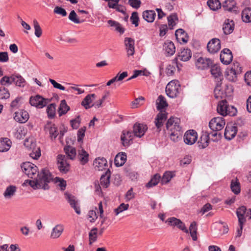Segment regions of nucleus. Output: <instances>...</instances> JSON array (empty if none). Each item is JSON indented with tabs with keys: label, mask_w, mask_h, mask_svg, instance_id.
Instances as JSON below:
<instances>
[{
	"label": "nucleus",
	"mask_w": 251,
	"mask_h": 251,
	"mask_svg": "<svg viewBox=\"0 0 251 251\" xmlns=\"http://www.w3.org/2000/svg\"><path fill=\"white\" fill-rule=\"evenodd\" d=\"M130 21L136 27L138 26L139 17L137 12H133L130 17Z\"/></svg>",
	"instance_id": "obj_56"
},
{
	"label": "nucleus",
	"mask_w": 251,
	"mask_h": 251,
	"mask_svg": "<svg viewBox=\"0 0 251 251\" xmlns=\"http://www.w3.org/2000/svg\"><path fill=\"white\" fill-rule=\"evenodd\" d=\"M65 196L68 202L70 203L71 206L74 208L75 212L78 215L80 214L81 210L78 204V201L76 200L75 197L68 193H65Z\"/></svg>",
	"instance_id": "obj_14"
},
{
	"label": "nucleus",
	"mask_w": 251,
	"mask_h": 251,
	"mask_svg": "<svg viewBox=\"0 0 251 251\" xmlns=\"http://www.w3.org/2000/svg\"><path fill=\"white\" fill-rule=\"evenodd\" d=\"M121 139L124 146H128L133 139L132 133L129 131H123Z\"/></svg>",
	"instance_id": "obj_24"
},
{
	"label": "nucleus",
	"mask_w": 251,
	"mask_h": 251,
	"mask_svg": "<svg viewBox=\"0 0 251 251\" xmlns=\"http://www.w3.org/2000/svg\"><path fill=\"white\" fill-rule=\"evenodd\" d=\"M97 228L94 227L92 229L89 233L90 243L95 242L97 240Z\"/></svg>",
	"instance_id": "obj_55"
},
{
	"label": "nucleus",
	"mask_w": 251,
	"mask_h": 251,
	"mask_svg": "<svg viewBox=\"0 0 251 251\" xmlns=\"http://www.w3.org/2000/svg\"><path fill=\"white\" fill-rule=\"evenodd\" d=\"M173 82V80L170 81L166 87V93L167 95L170 98H173V91H172V85L171 83Z\"/></svg>",
	"instance_id": "obj_59"
},
{
	"label": "nucleus",
	"mask_w": 251,
	"mask_h": 251,
	"mask_svg": "<svg viewBox=\"0 0 251 251\" xmlns=\"http://www.w3.org/2000/svg\"><path fill=\"white\" fill-rule=\"evenodd\" d=\"M174 87L176 92L174 94V98L175 97L178 98V102H180L182 100L181 97V89L180 88V84L178 80H174Z\"/></svg>",
	"instance_id": "obj_36"
},
{
	"label": "nucleus",
	"mask_w": 251,
	"mask_h": 251,
	"mask_svg": "<svg viewBox=\"0 0 251 251\" xmlns=\"http://www.w3.org/2000/svg\"><path fill=\"white\" fill-rule=\"evenodd\" d=\"M183 133L182 126L180 125V120L177 118H174V137H176L178 141L181 138Z\"/></svg>",
	"instance_id": "obj_12"
},
{
	"label": "nucleus",
	"mask_w": 251,
	"mask_h": 251,
	"mask_svg": "<svg viewBox=\"0 0 251 251\" xmlns=\"http://www.w3.org/2000/svg\"><path fill=\"white\" fill-rule=\"evenodd\" d=\"M148 129L147 126L143 124L136 123L133 127V132L134 135L137 137H142Z\"/></svg>",
	"instance_id": "obj_17"
},
{
	"label": "nucleus",
	"mask_w": 251,
	"mask_h": 251,
	"mask_svg": "<svg viewBox=\"0 0 251 251\" xmlns=\"http://www.w3.org/2000/svg\"><path fill=\"white\" fill-rule=\"evenodd\" d=\"M163 47L166 56H171L173 55V43L172 41L167 40L164 43Z\"/></svg>",
	"instance_id": "obj_34"
},
{
	"label": "nucleus",
	"mask_w": 251,
	"mask_h": 251,
	"mask_svg": "<svg viewBox=\"0 0 251 251\" xmlns=\"http://www.w3.org/2000/svg\"><path fill=\"white\" fill-rule=\"evenodd\" d=\"M246 208L245 206H241L238 208L236 211L237 216L238 218L239 223H245L246 222L245 214Z\"/></svg>",
	"instance_id": "obj_33"
},
{
	"label": "nucleus",
	"mask_w": 251,
	"mask_h": 251,
	"mask_svg": "<svg viewBox=\"0 0 251 251\" xmlns=\"http://www.w3.org/2000/svg\"><path fill=\"white\" fill-rule=\"evenodd\" d=\"M192 53L190 50L188 49H183L181 50V51L179 52L178 59L183 61H187L191 57Z\"/></svg>",
	"instance_id": "obj_29"
},
{
	"label": "nucleus",
	"mask_w": 251,
	"mask_h": 251,
	"mask_svg": "<svg viewBox=\"0 0 251 251\" xmlns=\"http://www.w3.org/2000/svg\"><path fill=\"white\" fill-rule=\"evenodd\" d=\"M242 19L245 23L251 22V8H246L242 12Z\"/></svg>",
	"instance_id": "obj_43"
},
{
	"label": "nucleus",
	"mask_w": 251,
	"mask_h": 251,
	"mask_svg": "<svg viewBox=\"0 0 251 251\" xmlns=\"http://www.w3.org/2000/svg\"><path fill=\"white\" fill-rule=\"evenodd\" d=\"M232 92L233 88L230 85L218 83L214 90V96L217 99H225L230 97Z\"/></svg>",
	"instance_id": "obj_3"
},
{
	"label": "nucleus",
	"mask_w": 251,
	"mask_h": 251,
	"mask_svg": "<svg viewBox=\"0 0 251 251\" xmlns=\"http://www.w3.org/2000/svg\"><path fill=\"white\" fill-rule=\"evenodd\" d=\"M217 110L219 114L223 116L226 115L233 116L237 113L236 109L234 106L228 105L226 100H223L218 102Z\"/></svg>",
	"instance_id": "obj_4"
},
{
	"label": "nucleus",
	"mask_w": 251,
	"mask_h": 251,
	"mask_svg": "<svg viewBox=\"0 0 251 251\" xmlns=\"http://www.w3.org/2000/svg\"><path fill=\"white\" fill-rule=\"evenodd\" d=\"M128 3L132 8L137 9L141 6V1L140 0H128Z\"/></svg>",
	"instance_id": "obj_57"
},
{
	"label": "nucleus",
	"mask_w": 251,
	"mask_h": 251,
	"mask_svg": "<svg viewBox=\"0 0 251 251\" xmlns=\"http://www.w3.org/2000/svg\"><path fill=\"white\" fill-rule=\"evenodd\" d=\"M86 130V127H83L79 129L77 132V141L81 142L82 140L83 137L85 135V132Z\"/></svg>",
	"instance_id": "obj_60"
},
{
	"label": "nucleus",
	"mask_w": 251,
	"mask_h": 251,
	"mask_svg": "<svg viewBox=\"0 0 251 251\" xmlns=\"http://www.w3.org/2000/svg\"><path fill=\"white\" fill-rule=\"evenodd\" d=\"M14 119L20 123H25L28 120L29 114L26 111L20 110L15 113Z\"/></svg>",
	"instance_id": "obj_20"
},
{
	"label": "nucleus",
	"mask_w": 251,
	"mask_h": 251,
	"mask_svg": "<svg viewBox=\"0 0 251 251\" xmlns=\"http://www.w3.org/2000/svg\"><path fill=\"white\" fill-rule=\"evenodd\" d=\"M173 177V173L171 171H166L164 173V175L161 179L162 184H166L169 182Z\"/></svg>",
	"instance_id": "obj_51"
},
{
	"label": "nucleus",
	"mask_w": 251,
	"mask_h": 251,
	"mask_svg": "<svg viewBox=\"0 0 251 251\" xmlns=\"http://www.w3.org/2000/svg\"><path fill=\"white\" fill-rule=\"evenodd\" d=\"M156 13L153 10H146L143 12V19L149 23L154 21Z\"/></svg>",
	"instance_id": "obj_35"
},
{
	"label": "nucleus",
	"mask_w": 251,
	"mask_h": 251,
	"mask_svg": "<svg viewBox=\"0 0 251 251\" xmlns=\"http://www.w3.org/2000/svg\"><path fill=\"white\" fill-rule=\"evenodd\" d=\"M192 161L191 156L190 155H186L180 160V165L184 166L189 164Z\"/></svg>",
	"instance_id": "obj_64"
},
{
	"label": "nucleus",
	"mask_w": 251,
	"mask_h": 251,
	"mask_svg": "<svg viewBox=\"0 0 251 251\" xmlns=\"http://www.w3.org/2000/svg\"><path fill=\"white\" fill-rule=\"evenodd\" d=\"M107 23L111 26L114 27L115 30L120 32L121 34L124 33L125 29L120 24L113 20H109Z\"/></svg>",
	"instance_id": "obj_45"
},
{
	"label": "nucleus",
	"mask_w": 251,
	"mask_h": 251,
	"mask_svg": "<svg viewBox=\"0 0 251 251\" xmlns=\"http://www.w3.org/2000/svg\"><path fill=\"white\" fill-rule=\"evenodd\" d=\"M45 130L49 132L51 140L55 139L58 135L57 128L55 125L51 123H47L45 126Z\"/></svg>",
	"instance_id": "obj_18"
},
{
	"label": "nucleus",
	"mask_w": 251,
	"mask_h": 251,
	"mask_svg": "<svg viewBox=\"0 0 251 251\" xmlns=\"http://www.w3.org/2000/svg\"><path fill=\"white\" fill-rule=\"evenodd\" d=\"M56 182L58 183V185L62 191L65 189L66 186V181L63 179L56 177Z\"/></svg>",
	"instance_id": "obj_62"
},
{
	"label": "nucleus",
	"mask_w": 251,
	"mask_h": 251,
	"mask_svg": "<svg viewBox=\"0 0 251 251\" xmlns=\"http://www.w3.org/2000/svg\"><path fill=\"white\" fill-rule=\"evenodd\" d=\"M234 28V23L232 20L226 19L223 25V32L226 35L231 34Z\"/></svg>",
	"instance_id": "obj_19"
},
{
	"label": "nucleus",
	"mask_w": 251,
	"mask_h": 251,
	"mask_svg": "<svg viewBox=\"0 0 251 251\" xmlns=\"http://www.w3.org/2000/svg\"><path fill=\"white\" fill-rule=\"evenodd\" d=\"M211 75L215 77H219L222 76V72L221 68L218 65H214L211 66Z\"/></svg>",
	"instance_id": "obj_47"
},
{
	"label": "nucleus",
	"mask_w": 251,
	"mask_h": 251,
	"mask_svg": "<svg viewBox=\"0 0 251 251\" xmlns=\"http://www.w3.org/2000/svg\"><path fill=\"white\" fill-rule=\"evenodd\" d=\"M160 176L158 174H156L151 178V180L146 184V187L147 188H151L156 185L160 181Z\"/></svg>",
	"instance_id": "obj_44"
},
{
	"label": "nucleus",
	"mask_w": 251,
	"mask_h": 251,
	"mask_svg": "<svg viewBox=\"0 0 251 251\" xmlns=\"http://www.w3.org/2000/svg\"><path fill=\"white\" fill-rule=\"evenodd\" d=\"M226 125L224 118L222 117H217L212 119L209 123L210 129L213 131L222 130Z\"/></svg>",
	"instance_id": "obj_9"
},
{
	"label": "nucleus",
	"mask_w": 251,
	"mask_h": 251,
	"mask_svg": "<svg viewBox=\"0 0 251 251\" xmlns=\"http://www.w3.org/2000/svg\"><path fill=\"white\" fill-rule=\"evenodd\" d=\"M64 150L70 159H74L75 157L76 152L74 147L71 146H67L64 147Z\"/></svg>",
	"instance_id": "obj_39"
},
{
	"label": "nucleus",
	"mask_w": 251,
	"mask_h": 251,
	"mask_svg": "<svg viewBox=\"0 0 251 251\" xmlns=\"http://www.w3.org/2000/svg\"><path fill=\"white\" fill-rule=\"evenodd\" d=\"M69 19L70 21L75 24H80L84 21V19L80 20L79 19L78 16L74 10H72L70 12L69 15Z\"/></svg>",
	"instance_id": "obj_48"
},
{
	"label": "nucleus",
	"mask_w": 251,
	"mask_h": 251,
	"mask_svg": "<svg viewBox=\"0 0 251 251\" xmlns=\"http://www.w3.org/2000/svg\"><path fill=\"white\" fill-rule=\"evenodd\" d=\"M58 168L62 174H66L70 170V166L65 155L59 154L57 156Z\"/></svg>",
	"instance_id": "obj_10"
},
{
	"label": "nucleus",
	"mask_w": 251,
	"mask_h": 251,
	"mask_svg": "<svg viewBox=\"0 0 251 251\" xmlns=\"http://www.w3.org/2000/svg\"><path fill=\"white\" fill-rule=\"evenodd\" d=\"M11 80L16 86L21 87H24L26 83L25 79L19 74L12 75Z\"/></svg>",
	"instance_id": "obj_27"
},
{
	"label": "nucleus",
	"mask_w": 251,
	"mask_h": 251,
	"mask_svg": "<svg viewBox=\"0 0 251 251\" xmlns=\"http://www.w3.org/2000/svg\"><path fill=\"white\" fill-rule=\"evenodd\" d=\"M230 187L232 191L235 194H238L240 192L239 183L237 181L232 180L231 182Z\"/></svg>",
	"instance_id": "obj_54"
},
{
	"label": "nucleus",
	"mask_w": 251,
	"mask_h": 251,
	"mask_svg": "<svg viewBox=\"0 0 251 251\" xmlns=\"http://www.w3.org/2000/svg\"><path fill=\"white\" fill-rule=\"evenodd\" d=\"M124 43L128 56L133 55L134 53V40L131 38H125Z\"/></svg>",
	"instance_id": "obj_21"
},
{
	"label": "nucleus",
	"mask_w": 251,
	"mask_h": 251,
	"mask_svg": "<svg viewBox=\"0 0 251 251\" xmlns=\"http://www.w3.org/2000/svg\"><path fill=\"white\" fill-rule=\"evenodd\" d=\"M24 146L32 151L29 153L30 156L34 159H38L41 156L40 148L36 146V142L32 138L26 139L24 142Z\"/></svg>",
	"instance_id": "obj_6"
},
{
	"label": "nucleus",
	"mask_w": 251,
	"mask_h": 251,
	"mask_svg": "<svg viewBox=\"0 0 251 251\" xmlns=\"http://www.w3.org/2000/svg\"><path fill=\"white\" fill-rule=\"evenodd\" d=\"M54 12L55 13L62 15V16H66L67 15V12L66 10L59 6H56L54 9Z\"/></svg>",
	"instance_id": "obj_61"
},
{
	"label": "nucleus",
	"mask_w": 251,
	"mask_h": 251,
	"mask_svg": "<svg viewBox=\"0 0 251 251\" xmlns=\"http://www.w3.org/2000/svg\"><path fill=\"white\" fill-rule=\"evenodd\" d=\"M212 60L207 58L200 57L196 62V66L198 69L205 70L212 65Z\"/></svg>",
	"instance_id": "obj_15"
},
{
	"label": "nucleus",
	"mask_w": 251,
	"mask_h": 251,
	"mask_svg": "<svg viewBox=\"0 0 251 251\" xmlns=\"http://www.w3.org/2000/svg\"><path fill=\"white\" fill-rule=\"evenodd\" d=\"M236 4L234 0H225L223 2V7L225 10L231 11L235 8Z\"/></svg>",
	"instance_id": "obj_40"
},
{
	"label": "nucleus",
	"mask_w": 251,
	"mask_h": 251,
	"mask_svg": "<svg viewBox=\"0 0 251 251\" xmlns=\"http://www.w3.org/2000/svg\"><path fill=\"white\" fill-rule=\"evenodd\" d=\"M52 180L53 177L51 174L48 169L44 168L38 173L37 177L34 180H26L23 184H28L35 190L42 189L46 190L49 189V183Z\"/></svg>",
	"instance_id": "obj_1"
},
{
	"label": "nucleus",
	"mask_w": 251,
	"mask_h": 251,
	"mask_svg": "<svg viewBox=\"0 0 251 251\" xmlns=\"http://www.w3.org/2000/svg\"><path fill=\"white\" fill-rule=\"evenodd\" d=\"M11 78L12 75L10 76H4L0 79V83L2 85H5L6 84L8 85L11 84L13 83Z\"/></svg>",
	"instance_id": "obj_58"
},
{
	"label": "nucleus",
	"mask_w": 251,
	"mask_h": 251,
	"mask_svg": "<svg viewBox=\"0 0 251 251\" xmlns=\"http://www.w3.org/2000/svg\"><path fill=\"white\" fill-rule=\"evenodd\" d=\"M209 135L207 133H203L200 141L198 142L199 147L201 149H204L207 147L209 145Z\"/></svg>",
	"instance_id": "obj_31"
},
{
	"label": "nucleus",
	"mask_w": 251,
	"mask_h": 251,
	"mask_svg": "<svg viewBox=\"0 0 251 251\" xmlns=\"http://www.w3.org/2000/svg\"><path fill=\"white\" fill-rule=\"evenodd\" d=\"M174 226H176L179 229L186 233L188 232V230L186 228L185 224L179 219L174 218Z\"/></svg>",
	"instance_id": "obj_46"
},
{
	"label": "nucleus",
	"mask_w": 251,
	"mask_h": 251,
	"mask_svg": "<svg viewBox=\"0 0 251 251\" xmlns=\"http://www.w3.org/2000/svg\"><path fill=\"white\" fill-rule=\"evenodd\" d=\"M241 73V67L239 63L234 62L231 66L228 67L225 72V77L229 81L235 82L237 75Z\"/></svg>",
	"instance_id": "obj_5"
},
{
	"label": "nucleus",
	"mask_w": 251,
	"mask_h": 251,
	"mask_svg": "<svg viewBox=\"0 0 251 251\" xmlns=\"http://www.w3.org/2000/svg\"><path fill=\"white\" fill-rule=\"evenodd\" d=\"M70 110V107L67 105L65 100L61 101L58 109V114L59 116L65 114Z\"/></svg>",
	"instance_id": "obj_42"
},
{
	"label": "nucleus",
	"mask_w": 251,
	"mask_h": 251,
	"mask_svg": "<svg viewBox=\"0 0 251 251\" xmlns=\"http://www.w3.org/2000/svg\"><path fill=\"white\" fill-rule=\"evenodd\" d=\"M49 81L51 83V84L53 85V86L56 89H58L61 90H65V88L60 84L57 83L54 80L50 78Z\"/></svg>",
	"instance_id": "obj_63"
},
{
	"label": "nucleus",
	"mask_w": 251,
	"mask_h": 251,
	"mask_svg": "<svg viewBox=\"0 0 251 251\" xmlns=\"http://www.w3.org/2000/svg\"><path fill=\"white\" fill-rule=\"evenodd\" d=\"M11 142L8 138L0 140V152L8 151L11 147Z\"/></svg>",
	"instance_id": "obj_37"
},
{
	"label": "nucleus",
	"mask_w": 251,
	"mask_h": 251,
	"mask_svg": "<svg viewBox=\"0 0 251 251\" xmlns=\"http://www.w3.org/2000/svg\"><path fill=\"white\" fill-rule=\"evenodd\" d=\"M221 41L217 38L211 39L207 44V48L210 53H217L221 49Z\"/></svg>",
	"instance_id": "obj_13"
},
{
	"label": "nucleus",
	"mask_w": 251,
	"mask_h": 251,
	"mask_svg": "<svg viewBox=\"0 0 251 251\" xmlns=\"http://www.w3.org/2000/svg\"><path fill=\"white\" fill-rule=\"evenodd\" d=\"M128 207V204L121 203L117 208L114 209L115 215L117 216L123 211L127 210Z\"/></svg>",
	"instance_id": "obj_53"
},
{
	"label": "nucleus",
	"mask_w": 251,
	"mask_h": 251,
	"mask_svg": "<svg viewBox=\"0 0 251 251\" xmlns=\"http://www.w3.org/2000/svg\"><path fill=\"white\" fill-rule=\"evenodd\" d=\"M207 3L212 10H216L220 7V2L219 0H208Z\"/></svg>",
	"instance_id": "obj_50"
},
{
	"label": "nucleus",
	"mask_w": 251,
	"mask_h": 251,
	"mask_svg": "<svg viewBox=\"0 0 251 251\" xmlns=\"http://www.w3.org/2000/svg\"><path fill=\"white\" fill-rule=\"evenodd\" d=\"M95 168L98 171H102L107 167L106 160L103 158L99 157L96 158L94 162Z\"/></svg>",
	"instance_id": "obj_23"
},
{
	"label": "nucleus",
	"mask_w": 251,
	"mask_h": 251,
	"mask_svg": "<svg viewBox=\"0 0 251 251\" xmlns=\"http://www.w3.org/2000/svg\"><path fill=\"white\" fill-rule=\"evenodd\" d=\"M55 107L56 105L54 103H51L48 106L47 112L49 117L52 118L54 117L55 115Z\"/></svg>",
	"instance_id": "obj_52"
},
{
	"label": "nucleus",
	"mask_w": 251,
	"mask_h": 251,
	"mask_svg": "<svg viewBox=\"0 0 251 251\" xmlns=\"http://www.w3.org/2000/svg\"><path fill=\"white\" fill-rule=\"evenodd\" d=\"M221 61L225 65L229 64L232 60L233 56L231 51L228 49H224L220 54Z\"/></svg>",
	"instance_id": "obj_16"
},
{
	"label": "nucleus",
	"mask_w": 251,
	"mask_h": 251,
	"mask_svg": "<svg viewBox=\"0 0 251 251\" xmlns=\"http://www.w3.org/2000/svg\"><path fill=\"white\" fill-rule=\"evenodd\" d=\"M33 24L35 30V35L37 37L39 38L42 35V30L36 20L34 19L33 20Z\"/></svg>",
	"instance_id": "obj_49"
},
{
	"label": "nucleus",
	"mask_w": 251,
	"mask_h": 251,
	"mask_svg": "<svg viewBox=\"0 0 251 251\" xmlns=\"http://www.w3.org/2000/svg\"><path fill=\"white\" fill-rule=\"evenodd\" d=\"M156 108L160 112L157 115L155 119V124L156 127L160 130L163 122L167 118V113L165 111L168 104L165 98L162 95H159L156 100Z\"/></svg>",
	"instance_id": "obj_2"
},
{
	"label": "nucleus",
	"mask_w": 251,
	"mask_h": 251,
	"mask_svg": "<svg viewBox=\"0 0 251 251\" xmlns=\"http://www.w3.org/2000/svg\"><path fill=\"white\" fill-rule=\"evenodd\" d=\"M237 133L236 127L234 126H226L225 130V138L230 140L233 138Z\"/></svg>",
	"instance_id": "obj_26"
},
{
	"label": "nucleus",
	"mask_w": 251,
	"mask_h": 251,
	"mask_svg": "<svg viewBox=\"0 0 251 251\" xmlns=\"http://www.w3.org/2000/svg\"><path fill=\"white\" fill-rule=\"evenodd\" d=\"M111 173L109 169H107L104 174L101 175L100 178V185L104 188H107L110 184V178Z\"/></svg>",
	"instance_id": "obj_25"
},
{
	"label": "nucleus",
	"mask_w": 251,
	"mask_h": 251,
	"mask_svg": "<svg viewBox=\"0 0 251 251\" xmlns=\"http://www.w3.org/2000/svg\"><path fill=\"white\" fill-rule=\"evenodd\" d=\"M50 99H45L39 95L31 96L30 98L29 102L32 106L38 108H42L46 106L50 101Z\"/></svg>",
	"instance_id": "obj_8"
},
{
	"label": "nucleus",
	"mask_w": 251,
	"mask_h": 251,
	"mask_svg": "<svg viewBox=\"0 0 251 251\" xmlns=\"http://www.w3.org/2000/svg\"><path fill=\"white\" fill-rule=\"evenodd\" d=\"M78 159L81 164L84 165L88 161L89 154L83 149L78 151Z\"/></svg>",
	"instance_id": "obj_41"
},
{
	"label": "nucleus",
	"mask_w": 251,
	"mask_h": 251,
	"mask_svg": "<svg viewBox=\"0 0 251 251\" xmlns=\"http://www.w3.org/2000/svg\"><path fill=\"white\" fill-rule=\"evenodd\" d=\"M126 159V155L125 153H119L115 157V164L117 167L122 166L125 164Z\"/></svg>",
	"instance_id": "obj_32"
},
{
	"label": "nucleus",
	"mask_w": 251,
	"mask_h": 251,
	"mask_svg": "<svg viewBox=\"0 0 251 251\" xmlns=\"http://www.w3.org/2000/svg\"><path fill=\"white\" fill-rule=\"evenodd\" d=\"M64 230L62 225H57L55 226L52 229L50 234V238L52 239H56L59 237L62 234Z\"/></svg>",
	"instance_id": "obj_30"
},
{
	"label": "nucleus",
	"mask_w": 251,
	"mask_h": 251,
	"mask_svg": "<svg viewBox=\"0 0 251 251\" xmlns=\"http://www.w3.org/2000/svg\"><path fill=\"white\" fill-rule=\"evenodd\" d=\"M16 190V186L14 185L8 186L3 194L4 198L6 200L11 199L15 195Z\"/></svg>",
	"instance_id": "obj_28"
},
{
	"label": "nucleus",
	"mask_w": 251,
	"mask_h": 251,
	"mask_svg": "<svg viewBox=\"0 0 251 251\" xmlns=\"http://www.w3.org/2000/svg\"><path fill=\"white\" fill-rule=\"evenodd\" d=\"M175 36L177 41L180 44L186 43L188 41V37L187 33L181 28L176 31Z\"/></svg>",
	"instance_id": "obj_22"
},
{
	"label": "nucleus",
	"mask_w": 251,
	"mask_h": 251,
	"mask_svg": "<svg viewBox=\"0 0 251 251\" xmlns=\"http://www.w3.org/2000/svg\"><path fill=\"white\" fill-rule=\"evenodd\" d=\"M21 169L26 175L32 178L35 176L36 173H39L38 167L29 162L23 163L21 165Z\"/></svg>",
	"instance_id": "obj_7"
},
{
	"label": "nucleus",
	"mask_w": 251,
	"mask_h": 251,
	"mask_svg": "<svg viewBox=\"0 0 251 251\" xmlns=\"http://www.w3.org/2000/svg\"><path fill=\"white\" fill-rule=\"evenodd\" d=\"M198 139L197 132L194 129H190L186 131L183 136L185 143L188 145L194 144Z\"/></svg>",
	"instance_id": "obj_11"
},
{
	"label": "nucleus",
	"mask_w": 251,
	"mask_h": 251,
	"mask_svg": "<svg viewBox=\"0 0 251 251\" xmlns=\"http://www.w3.org/2000/svg\"><path fill=\"white\" fill-rule=\"evenodd\" d=\"M96 95L94 94H89L87 95L81 102V105H83L86 109H88L92 107V105L89 104L92 102V98L95 99Z\"/></svg>",
	"instance_id": "obj_38"
}]
</instances>
